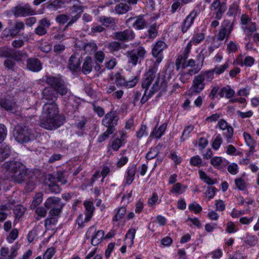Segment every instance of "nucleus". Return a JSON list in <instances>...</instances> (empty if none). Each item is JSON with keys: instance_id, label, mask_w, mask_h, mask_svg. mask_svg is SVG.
<instances>
[{"instance_id": "21", "label": "nucleus", "mask_w": 259, "mask_h": 259, "mask_svg": "<svg viewBox=\"0 0 259 259\" xmlns=\"http://www.w3.org/2000/svg\"><path fill=\"white\" fill-rule=\"evenodd\" d=\"M188 67H191L188 70L190 71L191 74H196L201 69V67L198 64H196L195 61L192 59L183 61V69H185Z\"/></svg>"}, {"instance_id": "33", "label": "nucleus", "mask_w": 259, "mask_h": 259, "mask_svg": "<svg viewBox=\"0 0 259 259\" xmlns=\"http://www.w3.org/2000/svg\"><path fill=\"white\" fill-rule=\"evenodd\" d=\"M197 76L199 78H200L203 82H204L205 80L210 82L213 79L214 77L213 71H212V70L202 71Z\"/></svg>"}, {"instance_id": "34", "label": "nucleus", "mask_w": 259, "mask_h": 259, "mask_svg": "<svg viewBox=\"0 0 259 259\" xmlns=\"http://www.w3.org/2000/svg\"><path fill=\"white\" fill-rule=\"evenodd\" d=\"M131 8L127 4L120 3L116 6L115 11L117 14L120 15L126 13Z\"/></svg>"}, {"instance_id": "7", "label": "nucleus", "mask_w": 259, "mask_h": 259, "mask_svg": "<svg viewBox=\"0 0 259 259\" xmlns=\"http://www.w3.org/2000/svg\"><path fill=\"white\" fill-rule=\"evenodd\" d=\"M166 47L167 46L166 44L161 40L157 41L153 45L152 51V55L155 58H156V59L153 65H151L149 67V69L154 66H156V68L157 69V65L161 62L163 59V51L165 49Z\"/></svg>"}, {"instance_id": "55", "label": "nucleus", "mask_w": 259, "mask_h": 259, "mask_svg": "<svg viewBox=\"0 0 259 259\" xmlns=\"http://www.w3.org/2000/svg\"><path fill=\"white\" fill-rule=\"evenodd\" d=\"M114 131L112 130V128H108L107 130L102 135H101L98 138V142L101 143L105 140L109 135L112 134Z\"/></svg>"}, {"instance_id": "29", "label": "nucleus", "mask_w": 259, "mask_h": 259, "mask_svg": "<svg viewBox=\"0 0 259 259\" xmlns=\"http://www.w3.org/2000/svg\"><path fill=\"white\" fill-rule=\"evenodd\" d=\"M84 205L86 209L84 222H88L92 217L95 208L93 203L91 202H84Z\"/></svg>"}, {"instance_id": "23", "label": "nucleus", "mask_w": 259, "mask_h": 259, "mask_svg": "<svg viewBox=\"0 0 259 259\" xmlns=\"http://www.w3.org/2000/svg\"><path fill=\"white\" fill-rule=\"evenodd\" d=\"M27 68L32 71L37 72L41 69V64L37 58H29L27 61Z\"/></svg>"}, {"instance_id": "48", "label": "nucleus", "mask_w": 259, "mask_h": 259, "mask_svg": "<svg viewBox=\"0 0 259 259\" xmlns=\"http://www.w3.org/2000/svg\"><path fill=\"white\" fill-rule=\"evenodd\" d=\"M223 139L221 136V135L218 134L212 143V147L215 150H218L220 148Z\"/></svg>"}, {"instance_id": "32", "label": "nucleus", "mask_w": 259, "mask_h": 259, "mask_svg": "<svg viewBox=\"0 0 259 259\" xmlns=\"http://www.w3.org/2000/svg\"><path fill=\"white\" fill-rule=\"evenodd\" d=\"M45 80L47 83L51 86V88L53 89L56 88V87H57L62 82L61 79L56 77L48 75L46 76Z\"/></svg>"}, {"instance_id": "14", "label": "nucleus", "mask_w": 259, "mask_h": 259, "mask_svg": "<svg viewBox=\"0 0 259 259\" xmlns=\"http://www.w3.org/2000/svg\"><path fill=\"white\" fill-rule=\"evenodd\" d=\"M218 126L221 130L225 131L224 132L223 135L226 137L227 142L230 143L233 136L234 130L233 127L229 125L224 119H221L218 121Z\"/></svg>"}, {"instance_id": "31", "label": "nucleus", "mask_w": 259, "mask_h": 259, "mask_svg": "<svg viewBox=\"0 0 259 259\" xmlns=\"http://www.w3.org/2000/svg\"><path fill=\"white\" fill-rule=\"evenodd\" d=\"M11 153L10 147L5 144L0 143V161L8 158Z\"/></svg>"}, {"instance_id": "17", "label": "nucleus", "mask_w": 259, "mask_h": 259, "mask_svg": "<svg viewBox=\"0 0 259 259\" xmlns=\"http://www.w3.org/2000/svg\"><path fill=\"white\" fill-rule=\"evenodd\" d=\"M126 24L131 23L132 26L138 30L145 28L147 25L146 20L144 19L143 16H139L135 17L128 18L126 22Z\"/></svg>"}, {"instance_id": "57", "label": "nucleus", "mask_w": 259, "mask_h": 259, "mask_svg": "<svg viewBox=\"0 0 259 259\" xmlns=\"http://www.w3.org/2000/svg\"><path fill=\"white\" fill-rule=\"evenodd\" d=\"M80 3H81L79 1V2L73 4L72 8L74 12L78 13V14H80V13L83 12L84 7L81 6Z\"/></svg>"}, {"instance_id": "22", "label": "nucleus", "mask_w": 259, "mask_h": 259, "mask_svg": "<svg viewBox=\"0 0 259 259\" xmlns=\"http://www.w3.org/2000/svg\"><path fill=\"white\" fill-rule=\"evenodd\" d=\"M80 41L76 43L75 45L76 47H78L83 49L86 53L89 54L94 53L97 49V46L96 43L93 41H91L87 43H83L81 45L78 44Z\"/></svg>"}, {"instance_id": "44", "label": "nucleus", "mask_w": 259, "mask_h": 259, "mask_svg": "<svg viewBox=\"0 0 259 259\" xmlns=\"http://www.w3.org/2000/svg\"><path fill=\"white\" fill-rule=\"evenodd\" d=\"M126 208L124 207L119 208L114 217L113 218V221L117 222L121 219L126 213Z\"/></svg>"}, {"instance_id": "47", "label": "nucleus", "mask_w": 259, "mask_h": 259, "mask_svg": "<svg viewBox=\"0 0 259 259\" xmlns=\"http://www.w3.org/2000/svg\"><path fill=\"white\" fill-rule=\"evenodd\" d=\"M244 242L250 246H254L257 242V238L255 236L247 235Z\"/></svg>"}, {"instance_id": "1", "label": "nucleus", "mask_w": 259, "mask_h": 259, "mask_svg": "<svg viewBox=\"0 0 259 259\" xmlns=\"http://www.w3.org/2000/svg\"><path fill=\"white\" fill-rule=\"evenodd\" d=\"M59 113V107L56 102L44 104L42 111L43 117L40 120V126L54 130L63 125L65 118Z\"/></svg>"}, {"instance_id": "63", "label": "nucleus", "mask_w": 259, "mask_h": 259, "mask_svg": "<svg viewBox=\"0 0 259 259\" xmlns=\"http://www.w3.org/2000/svg\"><path fill=\"white\" fill-rule=\"evenodd\" d=\"M216 190V188L214 187H208L207 188L206 195L209 199H211L214 197Z\"/></svg>"}, {"instance_id": "27", "label": "nucleus", "mask_w": 259, "mask_h": 259, "mask_svg": "<svg viewBox=\"0 0 259 259\" xmlns=\"http://www.w3.org/2000/svg\"><path fill=\"white\" fill-rule=\"evenodd\" d=\"M167 123H164L161 124L160 127L157 129V124L154 127L152 133L150 134V137L153 138L155 137L156 138L159 139L161 138L162 135L164 133L166 127H167Z\"/></svg>"}, {"instance_id": "9", "label": "nucleus", "mask_w": 259, "mask_h": 259, "mask_svg": "<svg viewBox=\"0 0 259 259\" xmlns=\"http://www.w3.org/2000/svg\"><path fill=\"white\" fill-rule=\"evenodd\" d=\"M41 100L44 104L56 102L58 98L56 91L51 87H46L42 91Z\"/></svg>"}, {"instance_id": "6", "label": "nucleus", "mask_w": 259, "mask_h": 259, "mask_svg": "<svg viewBox=\"0 0 259 259\" xmlns=\"http://www.w3.org/2000/svg\"><path fill=\"white\" fill-rule=\"evenodd\" d=\"M26 53H22L20 51L15 50L11 48L4 47L0 48V57L11 58L16 61H19L23 58L27 57Z\"/></svg>"}, {"instance_id": "20", "label": "nucleus", "mask_w": 259, "mask_h": 259, "mask_svg": "<svg viewBox=\"0 0 259 259\" xmlns=\"http://www.w3.org/2000/svg\"><path fill=\"white\" fill-rule=\"evenodd\" d=\"M197 12L196 10H193L186 18L182 25V31L183 33L186 32L193 23L194 20L197 16Z\"/></svg>"}, {"instance_id": "35", "label": "nucleus", "mask_w": 259, "mask_h": 259, "mask_svg": "<svg viewBox=\"0 0 259 259\" xmlns=\"http://www.w3.org/2000/svg\"><path fill=\"white\" fill-rule=\"evenodd\" d=\"M104 236V232L102 230L97 231L91 240V243L94 246L98 245Z\"/></svg>"}, {"instance_id": "4", "label": "nucleus", "mask_w": 259, "mask_h": 259, "mask_svg": "<svg viewBox=\"0 0 259 259\" xmlns=\"http://www.w3.org/2000/svg\"><path fill=\"white\" fill-rule=\"evenodd\" d=\"M156 72L157 68L156 66H154L150 68L144 75L142 80V87L145 90L144 96L141 100V103L142 104L146 103L148 99L151 97L149 96L148 88L155 78Z\"/></svg>"}, {"instance_id": "42", "label": "nucleus", "mask_w": 259, "mask_h": 259, "mask_svg": "<svg viewBox=\"0 0 259 259\" xmlns=\"http://www.w3.org/2000/svg\"><path fill=\"white\" fill-rule=\"evenodd\" d=\"M226 10V4L225 3H222V5L219 7L217 10H215V18L217 19H221L223 14Z\"/></svg>"}, {"instance_id": "40", "label": "nucleus", "mask_w": 259, "mask_h": 259, "mask_svg": "<svg viewBox=\"0 0 259 259\" xmlns=\"http://www.w3.org/2000/svg\"><path fill=\"white\" fill-rule=\"evenodd\" d=\"M25 210V208L21 205L16 206L14 209V213L16 218L19 219L21 218Z\"/></svg>"}, {"instance_id": "13", "label": "nucleus", "mask_w": 259, "mask_h": 259, "mask_svg": "<svg viewBox=\"0 0 259 259\" xmlns=\"http://www.w3.org/2000/svg\"><path fill=\"white\" fill-rule=\"evenodd\" d=\"M113 34L114 39L123 42L131 41L135 38V33L131 29H127L122 31L115 32Z\"/></svg>"}, {"instance_id": "64", "label": "nucleus", "mask_w": 259, "mask_h": 259, "mask_svg": "<svg viewBox=\"0 0 259 259\" xmlns=\"http://www.w3.org/2000/svg\"><path fill=\"white\" fill-rule=\"evenodd\" d=\"M158 154V149L156 148L151 149L146 155L147 159H152L155 158Z\"/></svg>"}, {"instance_id": "56", "label": "nucleus", "mask_w": 259, "mask_h": 259, "mask_svg": "<svg viewBox=\"0 0 259 259\" xmlns=\"http://www.w3.org/2000/svg\"><path fill=\"white\" fill-rule=\"evenodd\" d=\"M100 21L106 27H108L110 24L114 22V19L111 17H102Z\"/></svg>"}, {"instance_id": "52", "label": "nucleus", "mask_w": 259, "mask_h": 259, "mask_svg": "<svg viewBox=\"0 0 259 259\" xmlns=\"http://www.w3.org/2000/svg\"><path fill=\"white\" fill-rule=\"evenodd\" d=\"M136 234V230L135 229H131L128 230L125 235V239H130L131 245H133L134 243V239Z\"/></svg>"}, {"instance_id": "18", "label": "nucleus", "mask_w": 259, "mask_h": 259, "mask_svg": "<svg viewBox=\"0 0 259 259\" xmlns=\"http://www.w3.org/2000/svg\"><path fill=\"white\" fill-rule=\"evenodd\" d=\"M81 60L82 57L80 54L74 53L69 59V68L72 71H76L80 67Z\"/></svg>"}, {"instance_id": "2", "label": "nucleus", "mask_w": 259, "mask_h": 259, "mask_svg": "<svg viewBox=\"0 0 259 259\" xmlns=\"http://www.w3.org/2000/svg\"><path fill=\"white\" fill-rule=\"evenodd\" d=\"M3 167L6 170L7 179L17 183L24 182L29 174L24 165L20 162L8 161L4 164Z\"/></svg>"}, {"instance_id": "38", "label": "nucleus", "mask_w": 259, "mask_h": 259, "mask_svg": "<svg viewBox=\"0 0 259 259\" xmlns=\"http://www.w3.org/2000/svg\"><path fill=\"white\" fill-rule=\"evenodd\" d=\"M42 200V194L40 193L36 194L33 200L30 205V208L32 209H35L39 205Z\"/></svg>"}, {"instance_id": "15", "label": "nucleus", "mask_w": 259, "mask_h": 259, "mask_svg": "<svg viewBox=\"0 0 259 259\" xmlns=\"http://www.w3.org/2000/svg\"><path fill=\"white\" fill-rule=\"evenodd\" d=\"M166 88V83L163 77L159 75L157 77L156 81L151 89L149 91V96H152L156 92L160 90V92H165Z\"/></svg>"}, {"instance_id": "30", "label": "nucleus", "mask_w": 259, "mask_h": 259, "mask_svg": "<svg viewBox=\"0 0 259 259\" xmlns=\"http://www.w3.org/2000/svg\"><path fill=\"white\" fill-rule=\"evenodd\" d=\"M93 63V59L90 57L85 58L82 66V71L84 74H88L92 71Z\"/></svg>"}, {"instance_id": "3", "label": "nucleus", "mask_w": 259, "mask_h": 259, "mask_svg": "<svg viewBox=\"0 0 259 259\" xmlns=\"http://www.w3.org/2000/svg\"><path fill=\"white\" fill-rule=\"evenodd\" d=\"M13 133L15 140L20 143L28 142L35 138L31 130L28 126L22 124L16 125Z\"/></svg>"}, {"instance_id": "24", "label": "nucleus", "mask_w": 259, "mask_h": 259, "mask_svg": "<svg viewBox=\"0 0 259 259\" xmlns=\"http://www.w3.org/2000/svg\"><path fill=\"white\" fill-rule=\"evenodd\" d=\"M36 177L33 174H27L24 182L26 183L25 189L27 192H31L35 187Z\"/></svg>"}, {"instance_id": "41", "label": "nucleus", "mask_w": 259, "mask_h": 259, "mask_svg": "<svg viewBox=\"0 0 259 259\" xmlns=\"http://www.w3.org/2000/svg\"><path fill=\"white\" fill-rule=\"evenodd\" d=\"M232 26L230 27L229 28V31L228 35L227 34V28L226 27L222 28L219 31L218 35H217V39L219 40H223L224 39V38L227 36V37H228L229 34L230 33L231 31L232 30Z\"/></svg>"}, {"instance_id": "12", "label": "nucleus", "mask_w": 259, "mask_h": 259, "mask_svg": "<svg viewBox=\"0 0 259 259\" xmlns=\"http://www.w3.org/2000/svg\"><path fill=\"white\" fill-rule=\"evenodd\" d=\"M13 14L16 17L22 16L23 17L33 15L36 14L35 10H33L29 5L24 6L20 5L14 7L13 10Z\"/></svg>"}, {"instance_id": "61", "label": "nucleus", "mask_w": 259, "mask_h": 259, "mask_svg": "<svg viewBox=\"0 0 259 259\" xmlns=\"http://www.w3.org/2000/svg\"><path fill=\"white\" fill-rule=\"evenodd\" d=\"M189 209L191 211H194L196 213H198L201 211L202 207L197 203H193L189 205Z\"/></svg>"}, {"instance_id": "43", "label": "nucleus", "mask_w": 259, "mask_h": 259, "mask_svg": "<svg viewBox=\"0 0 259 259\" xmlns=\"http://www.w3.org/2000/svg\"><path fill=\"white\" fill-rule=\"evenodd\" d=\"M56 91L57 95L59 94L61 96L66 95L68 92V89L62 81L59 84V85L54 89Z\"/></svg>"}, {"instance_id": "16", "label": "nucleus", "mask_w": 259, "mask_h": 259, "mask_svg": "<svg viewBox=\"0 0 259 259\" xmlns=\"http://www.w3.org/2000/svg\"><path fill=\"white\" fill-rule=\"evenodd\" d=\"M79 103L76 101L75 98L71 96L68 99V102L65 104V111L69 115L75 113L78 110Z\"/></svg>"}, {"instance_id": "5", "label": "nucleus", "mask_w": 259, "mask_h": 259, "mask_svg": "<svg viewBox=\"0 0 259 259\" xmlns=\"http://www.w3.org/2000/svg\"><path fill=\"white\" fill-rule=\"evenodd\" d=\"M64 204L61 202V198L56 197H50L45 202V206L50 209L49 214L51 216L59 217L62 212Z\"/></svg>"}, {"instance_id": "19", "label": "nucleus", "mask_w": 259, "mask_h": 259, "mask_svg": "<svg viewBox=\"0 0 259 259\" xmlns=\"http://www.w3.org/2000/svg\"><path fill=\"white\" fill-rule=\"evenodd\" d=\"M205 83L203 82L200 78L195 76L193 80L192 85L190 89L191 94H199L204 89Z\"/></svg>"}, {"instance_id": "8", "label": "nucleus", "mask_w": 259, "mask_h": 259, "mask_svg": "<svg viewBox=\"0 0 259 259\" xmlns=\"http://www.w3.org/2000/svg\"><path fill=\"white\" fill-rule=\"evenodd\" d=\"M118 119L119 117L116 111H111L105 115L102 122V124L108 128H112L114 131V127L117 124Z\"/></svg>"}, {"instance_id": "54", "label": "nucleus", "mask_w": 259, "mask_h": 259, "mask_svg": "<svg viewBox=\"0 0 259 259\" xmlns=\"http://www.w3.org/2000/svg\"><path fill=\"white\" fill-rule=\"evenodd\" d=\"M223 91H225L226 97L228 99H230L235 94L234 91L232 90L229 85L224 87Z\"/></svg>"}, {"instance_id": "46", "label": "nucleus", "mask_w": 259, "mask_h": 259, "mask_svg": "<svg viewBox=\"0 0 259 259\" xmlns=\"http://www.w3.org/2000/svg\"><path fill=\"white\" fill-rule=\"evenodd\" d=\"M239 11V6L236 4H232L229 7L227 15L230 16H235Z\"/></svg>"}, {"instance_id": "11", "label": "nucleus", "mask_w": 259, "mask_h": 259, "mask_svg": "<svg viewBox=\"0 0 259 259\" xmlns=\"http://www.w3.org/2000/svg\"><path fill=\"white\" fill-rule=\"evenodd\" d=\"M127 53L129 58L128 62L136 65L139 59H142L144 58L146 51L143 48L139 47Z\"/></svg>"}, {"instance_id": "59", "label": "nucleus", "mask_w": 259, "mask_h": 259, "mask_svg": "<svg viewBox=\"0 0 259 259\" xmlns=\"http://www.w3.org/2000/svg\"><path fill=\"white\" fill-rule=\"evenodd\" d=\"M191 164L195 166H199L202 163V159L198 155L192 157L190 159Z\"/></svg>"}, {"instance_id": "25", "label": "nucleus", "mask_w": 259, "mask_h": 259, "mask_svg": "<svg viewBox=\"0 0 259 259\" xmlns=\"http://www.w3.org/2000/svg\"><path fill=\"white\" fill-rule=\"evenodd\" d=\"M0 106L7 111H13L15 109L16 104L12 100L1 98L0 99Z\"/></svg>"}, {"instance_id": "50", "label": "nucleus", "mask_w": 259, "mask_h": 259, "mask_svg": "<svg viewBox=\"0 0 259 259\" xmlns=\"http://www.w3.org/2000/svg\"><path fill=\"white\" fill-rule=\"evenodd\" d=\"M194 126L192 125H189L186 126L182 135L181 141H185V139L189 137L190 133L193 130Z\"/></svg>"}, {"instance_id": "36", "label": "nucleus", "mask_w": 259, "mask_h": 259, "mask_svg": "<svg viewBox=\"0 0 259 259\" xmlns=\"http://www.w3.org/2000/svg\"><path fill=\"white\" fill-rule=\"evenodd\" d=\"M241 58L242 56L238 57V60L239 64L242 66L245 65L246 67H250L254 62V59L250 56L245 57L244 60Z\"/></svg>"}, {"instance_id": "49", "label": "nucleus", "mask_w": 259, "mask_h": 259, "mask_svg": "<svg viewBox=\"0 0 259 259\" xmlns=\"http://www.w3.org/2000/svg\"><path fill=\"white\" fill-rule=\"evenodd\" d=\"M56 178L59 182L61 183L62 184L67 183V181L65 178V172L61 170H58L56 173Z\"/></svg>"}, {"instance_id": "37", "label": "nucleus", "mask_w": 259, "mask_h": 259, "mask_svg": "<svg viewBox=\"0 0 259 259\" xmlns=\"http://www.w3.org/2000/svg\"><path fill=\"white\" fill-rule=\"evenodd\" d=\"M187 188V187L182 185L181 183H178L175 184L170 190V192L172 193L181 194Z\"/></svg>"}, {"instance_id": "60", "label": "nucleus", "mask_w": 259, "mask_h": 259, "mask_svg": "<svg viewBox=\"0 0 259 259\" xmlns=\"http://www.w3.org/2000/svg\"><path fill=\"white\" fill-rule=\"evenodd\" d=\"M244 139L245 140L246 144L249 146L255 145V141L251 138V136L246 133H244L243 134Z\"/></svg>"}, {"instance_id": "53", "label": "nucleus", "mask_w": 259, "mask_h": 259, "mask_svg": "<svg viewBox=\"0 0 259 259\" xmlns=\"http://www.w3.org/2000/svg\"><path fill=\"white\" fill-rule=\"evenodd\" d=\"M24 24L23 23V22H17L14 26V28L13 29V30L14 31H16L15 33L13 32V33H12L11 34H17L18 33H19V32L21 30H23L24 29Z\"/></svg>"}, {"instance_id": "10", "label": "nucleus", "mask_w": 259, "mask_h": 259, "mask_svg": "<svg viewBox=\"0 0 259 259\" xmlns=\"http://www.w3.org/2000/svg\"><path fill=\"white\" fill-rule=\"evenodd\" d=\"M51 23L50 19L44 18L38 22V25L34 29V33L39 36H42L48 33V29L51 26Z\"/></svg>"}, {"instance_id": "28", "label": "nucleus", "mask_w": 259, "mask_h": 259, "mask_svg": "<svg viewBox=\"0 0 259 259\" xmlns=\"http://www.w3.org/2000/svg\"><path fill=\"white\" fill-rule=\"evenodd\" d=\"M55 178L53 177V176L51 175L49 176L48 181H50V183L48 184L49 190L51 193L58 194L61 192V189L58 185L52 181Z\"/></svg>"}, {"instance_id": "51", "label": "nucleus", "mask_w": 259, "mask_h": 259, "mask_svg": "<svg viewBox=\"0 0 259 259\" xmlns=\"http://www.w3.org/2000/svg\"><path fill=\"white\" fill-rule=\"evenodd\" d=\"M108 48L111 51H118L121 48V45L118 41H112L108 45Z\"/></svg>"}, {"instance_id": "62", "label": "nucleus", "mask_w": 259, "mask_h": 259, "mask_svg": "<svg viewBox=\"0 0 259 259\" xmlns=\"http://www.w3.org/2000/svg\"><path fill=\"white\" fill-rule=\"evenodd\" d=\"M228 68V64L227 63H225V64L222 65L220 67H215L211 70L213 71V73L215 72L217 74L219 75L224 72V71Z\"/></svg>"}, {"instance_id": "58", "label": "nucleus", "mask_w": 259, "mask_h": 259, "mask_svg": "<svg viewBox=\"0 0 259 259\" xmlns=\"http://www.w3.org/2000/svg\"><path fill=\"white\" fill-rule=\"evenodd\" d=\"M55 252L54 248L51 247L48 248L43 255V259H51Z\"/></svg>"}, {"instance_id": "26", "label": "nucleus", "mask_w": 259, "mask_h": 259, "mask_svg": "<svg viewBox=\"0 0 259 259\" xmlns=\"http://www.w3.org/2000/svg\"><path fill=\"white\" fill-rule=\"evenodd\" d=\"M137 171L136 166L135 164L129 166L127 168L125 176L126 184H131L135 179V176Z\"/></svg>"}, {"instance_id": "39", "label": "nucleus", "mask_w": 259, "mask_h": 259, "mask_svg": "<svg viewBox=\"0 0 259 259\" xmlns=\"http://www.w3.org/2000/svg\"><path fill=\"white\" fill-rule=\"evenodd\" d=\"M65 4V2L62 0H51L50 3L48 5L49 9L54 8L58 10L61 8L63 5Z\"/></svg>"}, {"instance_id": "45", "label": "nucleus", "mask_w": 259, "mask_h": 259, "mask_svg": "<svg viewBox=\"0 0 259 259\" xmlns=\"http://www.w3.org/2000/svg\"><path fill=\"white\" fill-rule=\"evenodd\" d=\"M194 74H190V71L188 70L186 71H182L180 73V80L181 81L184 83L187 82V81L190 79V76H191Z\"/></svg>"}]
</instances>
